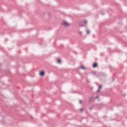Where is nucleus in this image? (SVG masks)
Masks as SVG:
<instances>
[{
	"label": "nucleus",
	"instance_id": "22",
	"mask_svg": "<svg viewBox=\"0 0 127 127\" xmlns=\"http://www.w3.org/2000/svg\"><path fill=\"white\" fill-rule=\"evenodd\" d=\"M81 26H83V25H81Z\"/></svg>",
	"mask_w": 127,
	"mask_h": 127
},
{
	"label": "nucleus",
	"instance_id": "12",
	"mask_svg": "<svg viewBox=\"0 0 127 127\" xmlns=\"http://www.w3.org/2000/svg\"><path fill=\"white\" fill-rule=\"evenodd\" d=\"M83 23H84V24H87V20H84Z\"/></svg>",
	"mask_w": 127,
	"mask_h": 127
},
{
	"label": "nucleus",
	"instance_id": "8",
	"mask_svg": "<svg viewBox=\"0 0 127 127\" xmlns=\"http://www.w3.org/2000/svg\"><path fill=\"white\" fill-rule=\"evenodd\" d=\"M86 31L87 34H90V30L87 29Z\"/></svg>",
	"mask_w": 127,
	"mask_h": 127
},
{
	"label": "nucleus",
	"instance_id": "7",
	"mask_svg": "<svg viewBox=\"0 0 127 127\" xmlns=\"http://www.w3.org/2000/svg\"><path fill=\"white\" fill-rule=\"evenodd\" d=\"M92 101H93V99H92V97H90L89 99L88 100L89 103H91V102H92Z\"/></svg>",
	"mask_w": 127,
	"mask_h": 127
},
{
	"label": "nucleus",
	"instance_id": "19",
	"mask_svg": "<svg viewBox=\"0 0 127 127\" xmlns=\"http://www.w3.org/2000/svg\"><path fill=\"white\" fill-rule=\"evenodd\" d=\"M79 34H80V35H82V32H79Z\"/></svg>",
	"mask_w": 127,
	"mask_h": 127
},
{
	"label": "nucleus",
	"instance_id": "3",
	"mask_svg": "<svg viewBox=\"0 0 127 127\" xmlns=\"http://www.w3.org/2000/svg\"><path fill=\"white\" fill-rule=\"evenodd\" d=\"M78 69H81L82 70H85V69H86V67H85V66H84L83 65H80L78 67Z\"/></svg>",
	"mask_w": 127,
	"mask_h": 127
},
{
	"label": "nucleus",
	"instance_id": "14",
	"mask_svg": "<svg viewBox=\"0 0 127 127\" xmlns=\"http://www.w3.org/2000/svg\"><path fill=\"white\" fill-rule=\"evenodd\" d=\"M95 99H99V95L96 96Z\"/></svg>",
	"mask_w": 127,
	"mask_h": 127
},
{
	"label": "nucleus",
	"instance_id": "20",
	"mask_svg": "<svg viewBox=\"0 0 127 127\" xmlns=\"http://www.w3.org/2000/svg\"><path fill=\"white\" fill-rule=\"evenodd\" d=\"M111 110L113 111V108H111Z\"/></svg>",
	"mask_w": 127,
	"mask_h": 127
},
{
	"label": "nucleus",
	"instance_id": "1",
	"mask_svg": "<svg viewBox=\"0 0 127 127\" xmlns=\"http://www.w3.org/2000/svg\"><path fill=\"white\" fill-rule=\"evenodd\" d=\"M62 25L63 26H69V23H68L67 21H64V22L62 23Z\"/></svg>",
	"mask_w": 127,
	"mask_h": 127
},
{
	"label": "nucleus",
	"instance_id": "16",
	"mask_svg": "<svg viewBox=\"0 0 127 127\" xmlns=\"http://www.w3.org/2000/svg\"><path fill=\"white\" fill-rule=\"evenodd\" d=\"M79 104H82V100H80L79 101Z\"/></svg>",
	"mask_w": 127,
	"mask_h": 127
},
{
	"label": "nucleus",
	"instance_id": "4",
	"mask_svg": "<svg viewBox=\"0 0 127 127\" xmlns=\"http://www.w3.org/2000/svg\"><path fill=\"white\" fill-rule=\"evenodd\" d=\"M98 66V63H94L92 64V67L93 68H96Z\"/></svg>",
	"mask_w": 127,
	"mask_h": 127
},
{
	"label": "nucleus",
	"instance_id": "13",
	"mask_svg": "<svg viewBox=\"0 0 127 127\" xmlns=\"http://www.w3.org/2000/svg\"><path fill=\"white\" fill-rule=\"evenodd\" d=\"M80 112L81 113H83V111H84V109H80Z\"/></svg>",
	"mask_w": 127,
	"mask_h": 127
},
{
	"label": "nucleus",
	"instance_id": "5",
	"mask_svg": "<svg viewBox=\"0 0 127 127\" xmlns=\"http://www.w3.org/2000/svg\"><path fill=\"white\" fill-rule=\"evenodd\" d=\"M99 76H100V77H106V74L104 73H99Z\"/></svg>",
	"mask_w": 127,
	"mask_h": 127
},
{
	"label": "nucleus",
	"instance_id": "10",
	"mask_svg": "<svg viewBox=\"0 0 127 127\" xmlns=\"http://www.w3.org/2000/svg\"><path fill=\"white\" fill-rule=\"evenodd\" d=\"M102 87H103L102 85H99L98 89H99L100 90H101V88H102Z\"/></svg>",
	"mask_w": 127,
	"mask_h": 127
},
{
	"label": "nucleus",
	"instance_id": "17",
	"mask_svg": "<svg viewBox=\"0 0 127 127\" xmlns=\"http://www.w3.org/2000/svg\"><path fill=\"white\" fill-rule=\"evenodd\" d=\"M89 110L91 111V110H92V109H93L92 107H89Z\"/></svg>",
	"mask_w": 127,
	"mask_h": 127
},
{
	"label": "nucleus",
	"instance_id": "21",
	"mask_svg": "<svg viewBox=\"0 0 127 127\" xmlns=\"http://www.w3.org/2000/svg\"><path fill=\"white\" fill-rule=\"evenodd\" d=\"M31 118L32 119V117H31Z\"/></svg>",
	"mask_w": 127,
	"mask_h": 127
},
{
	"label": "nucleus",
	"instance_id": "11",
	"mask_svg": "<svg viewBox=\"0 0 127 127\" xmlns=\"http://www.w3.org/2000/svg\"><path fill=\"white\" fill-rule=\"evenodd\" d=\"M101 89H99V88H98V89H97V93H100V92H101V90H100Z\"/></svg>",
	"mask_w": 127,
	"mask_h": 127
},
{
	"label": "nucleus",
	"instance_id": "15",
	"mask_svg": "<svg viewBox=\"0 0 127 127\" xmlns=\"http://www.w3.org/2000/svg\"><path fill=\"white\" fill-rule=\"evenodd\" d=\"M101 14H102V15H105V13H101Z\"/></svg>",
	"mask_w": 127,
	"mask_h": 127
},
{
	"label": "nucleus",
	"instance_id": "18",
	"mask_svg": "<svg viewBox=\"0 0 127 127\" xmlns=\"http://www.w3.org/2000/svg\"><path fill=\"white\" fill-rule=\"evenodd\" d=\"M113 82H115V78H112Z\"/></svg>",
	"mask_w": 127,
	"mask_h": 127
},
{
	"label": "nucleus",
	"instance_id": "9",
	"mask_svg": "<svg viewBox=\"0 0 127 127\" xmlns=\"http://www.w3.org/2000/svg\"><path fill=\"white\" fill-rule=\"evenodd\" d=\"M91 74H92V75H94V76H95L96 75V72L92 71L91 72Z\"/></svg>",
	"mask_w": 127,
	"mask_h": 127
},
{
	"label": "nucleus",
	"instance_id": "2",
	"mask_svg": "<svg viewBox=\"0 0 127 127\" xmlns=\"http://www.w3.org/2000/svg\"><path fill=\"white\" fill-rule=\"evenodd\" d=\"M44 75H45V72L43 70L40 71L39 72V75L41 77H43V76H44Z\"/></svg>",
	"mask_w": 127,
	"mask_h": 127
},
{
	"label": "nucleus",
	"instance_id": "6",
	"mask_svg": "<svg viewBox=\"0 0 127 127\" xmlns=\"http://www.w3.org/2000/svg\"><path fill=\"white\" fill-rule=\"evenodd\" d=\"M57 63H58L59 64H60V63H61V59H59L57 61Z\"/></svg>",
	"mask_w": 127,
	"mask_h": 127
}]
</instances>
